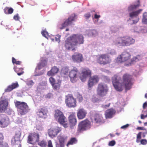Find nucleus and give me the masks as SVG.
I'll use <instances>...</instances> for the list:
<instances>
[{
  "label": "nucleus",
  "instance_id": "nucleus-36",
  "mask_svg": "<svg viewBox=\"0 0 147 147\" xmlns=\"http://www.w3.org/2000/svg\"><path fill=\"white\" fill-rule=\"evenodd\" d=\"M4 12L6 14H10L12 13L13 11V9L12 8H9L6 7L4 9Z\"/></svg>",
  "mask_w": 147,
  "mask_h": 147
},
{
  "label": "nucleus",
  "instance_id": "nucleus-12",
  "mask_svg": "<svg viewBox=\"0 0 147 147\" xmlns=\"http://www.w3.org/2000/svg\"><path fill=\"white\" fill-rule=\"evenodd\" d=\"M79 73L78 69L76 67H74L70 71L69 75L72 82L75 83L78 80Z\"/></svg>",
  "mask_w": 147,
  "mask_h": 147
},
{
  "label": "nucleus",
  "instance_id": "nucleus-50",
  "mask_svg": "<svg viewBox=\"0 0 147 147\" xmlns=\"http://www.w3.org/2000/svg\"><path fill=\"white\" fill-rule=\"evenodd\" d=\"M20 19V17L19 16L18 14L17 13L13 17V19L16 21Z\"/></svg>",
  "mask_w": 147,
  "mask_h": 147
},
{
  "label": "nucleus",
  "instance_id": "nucleus-2",
  "mask_svg": "<svg viewBox=\"0 0 147 147\" xmlns=\"http://www.w3.org/2000/svg\"><path fill=\"white\" fill-rule=\"evenodd\" d=\"M84 37L82 34H73L68 37L65 42L64 47L68 50H76L75 46L83 44Z\"/></svg>",
  "mask_w": 147,
  "mask_h": 147
},
{
  "label": "nucleus",
  "instance_id": "nucleus-41",
  "mask_svg": "<svg viewBox=\"0 0 147 147\" xmlns=\"http://www.w3.org/2000/svg\"><path fill=\"white\" fill-rule=\"evenodd\" d=\"M41 33L43 36L45 37H47L48 36V33L46 30L42 31Z\"/></svg>",
  "mask_w": 147,
  "mask_h": 147
},
{
  "label": "nucleus",
  "instance_id": "nucleus-7",
  "mask_svg": "<svg viewBox=\"0 0 147 147\" xmlns=\"http://www.w3.org/2000/svg\"><path fill=\"white\" fill-rule=\"evenodd\" d=\"M108 90V88L107 84L103 83H100L97 86V94L100 96L103 97L107 95Z\"/></svg>",
  "mask_w": 147,
  "mask_h": 147
},
{
  "label": "nucleus",
  "instance_id": "nucleus-63",
  "mask_svg": "<svg viewBox=\"0 0 147 147\" xmlns=\"http://www.w3.org/2000/svg\"><path fill=\"white\" fill-rule=\"evenodd\" d=\"M12 62L13 64H15L16 61V59L14 57H13L12 58Z\"/></svg>",
  "mask_w": 147,
  "mask_h": 147
},
{
  "label": "nucleus",
  "instance_id": "nucleus-15",
  "mask_svg": "<svg viewBox=\"0 0 147 147\" xmlns=\"http://www.w3.org/2000/svg\"><path fill=\"white\" fill-rule=\"evenodd\" d=\"M61 130V127H55L53 128H51L48 131V134L49 136L52 138H53L57 135Z\"/></svg>",
  "mask_w": 147,
  "mask_h": 147
},
{
  "label": "nucleus",
  "instance_id": "nucleus-43",
  "mask_svg": "<svg viewBox=\"0 0 147 147\" xmlns=\"http://www.w3.org/2000/svg\"><path fill=\"white\" fill-rule=\"evenodd\" d=\"M0 147H9L7 143L2 142L0 144Z\"/></svg>",
  "mask_w": 147,
  "mask_h": 147
},
{
  "label": "nucleus",
  "instance_id": "nucleus-10",
  "mask_svg": "<svg viewBox=\"0 0 147 147\" xmlns=\"http://www.w3.org/2000/svg\"><path fill=\"white\" fill-rule=\"evenodd\" d=\"M39 135L35 132L31 133L29 134L28 137L27 142L28 143L32 144L39 141Z\"/></svg>",
  "mask_w": 147,
  "mask_h": 147
},
{
  "label": "nucleus",
  "instance_id": "nucleus-38",
  "mask_svg": "<svg viewBox=\"0 0 147 147\" xmlns=\"http://www.w3.org/2000/svg\"><path fill=\"white\" fill-rule=\"evenodd\" d=\"M139 60L138 58L136 57H133L132 59H131L130 61L129 62L128 65H130L133 64L134 62L137 61Z\"/></svg>",
  "mask_w": 147,
  "mask_h": 147
},
{
  "label": "nucleus",
  "instance_id": "nucleus-22",
  "mask_svg": "<svg viewBox=\"0 0 147 147\" xmlns=\"http://www.w3.org/2000/svg\"><path fill=\"white\" fill-rule=\"evenodd\" d=\"M72 59L74 61L80 63L82 61L83 57L82 54L76 52L72 56Z\"/></svg>",
  "mask_w": 147,
  "mask_h": 147
},
{
  "label": "nucleus",
  "instance_id": "nucleus-5",
  "mask_svg": "<svg viewBox=\"0 0 147 147\" xmlns=\"http://www.w3.org/2000/svg\"><path fill=\"white\" fill-rule=\"evenodd\" d=\"M15 105L21 115H24L28 112V106L26 102L17 101L15 102Z\"/></svg>",
  "mask_w": 147,
  "mask_h": 147
},
{
  "label": "nucleus",
  "instance_id": "nucleus-14",
  "mask_svg": "<svg viewBox=\"0 0 147 147\" xmlns=\"http://www.w3.org/2000/svg\"><path fill=\"white\" fill-rule=\"evenodd\" d=\"M9 123V120L7 116L4 114L0 115V127L1 128L7 127Z\"/></svg>",
  "mask_w": 147,
  "mask_h": 147
},
{
  "label": "nucleus",
  "instance_id": "nucleus-40",
  "mask_svg": "<svg viewBox=\"0 0 147 147\" xmlns=\"http://www.w3.org/2000/svg\"><path fill=\"white\" fill-rule=\"evenodd\" d=\"M38 145L41 147H46L47 142L44 140H42L38 143Z\"/></svg>",
  "mask_w": 147,
  "mask_h": 147
},
{
  "label": "nucleus",
  "instance_id": "nucleus-31",
  "mask_svg": "<svg viewBox=\"0 0 147 147\" xmlns=\"http://www.w3.org/2000/svg\"><path fill=\"white\" fill-rule=\"evenodd\" d=\"M102 117L98 114H96L94 116V120L97 123H102Z\"/></svg>",
  "mask_w": 147,
  "mask_h": 147
},
{
  "label": "nucleus",
  "instance_id": "nucleus-59",
  "mask_svg": "<svg viewBox=\"0 0 147 147\" xmlns=\"http://www.w3.org/2000/svg\"><path fill=\"white\" fill-rule=\"evenodd\" d=\"M91 32L93 36H94L96 34H97L96 31L94 30H92Z\"/></svg>",
  "mask_w": 147,
  "mask_h": 147
},
{
  "label": "nucleus",
  "instance_id": "nucleus-23",
  "mask_svg": "<svg viewBox=\"0 0 147 147\" xmlns=\"http://www.w3.org/2000/svg\"><path fill=\"white\" fill-rule=\"evenodd\" d=\"M87 113L86 111L84 109H79L78 110L77 116L79 119H82L84 118Z\"/></svg>",
  "mask_w": 147,
  "mask_h": 147
},
{
  "label": "nucleus",
  "instance_id": "nucleus-44",
  "mask_svg": "<svg viewBox=\"0 0 147 147\" xmlns=\"http://www.w3.org/2000/svg\"><path fill=\"white\" fill-rule=\"evenodd\" d=\"M142 133V132H140L138 133L137 134V136L136 142H139L140 139H141V134Z\"/></svg>",
  "mask_w": 147,
  "mask_h": 147
},
{
  "label": "nucleus",
  "instance_id": "nucleus-25",
  "mask_svg": "<svg viewBox=\"0 0 147 147\" xmlns=\"http://www.w3.org/2000/svg\"><path fill=\"white\" fill-rule=\"evenodd\" d=\"M124 39V37L118 38L114 41V44L118 46H125Z\"/></svg>",
  "mask_w": 147,
  "mask_h": 147
},
{
  "label": "nucleus",
  "instance_id": "nucleus-4",
  "mask_svg": "<svg viewBox=\"0 0 147 147\" xmlns=\"http://www.w3.org/2000/svg\"><path fill=\"white\" fill-rule=\"evenodd\" d=\"M131 55L128 52H124L119 55L115 59L116 62L118 63H122L125 62H128L130 61Z\"/></svg>",
  "mask_w": 147,
  "mask_h": 147
},
{
  "label": "nucleus",
  "instance_id": "nucleus-27",
  "mask_svg": "<svg viewBox=\"0 0 147 147\" xmlns=\"http://www.w3.org/2000/svg\"><path fill=\"white\" fill-rule=\"evenodd\" d=\"M115 113V111L113 109H108L106 111L105 116L107 118H111Z\"/></svg>",
  "mask_w": 147,
  "mask_h": 147
},
{
  "label": "nucleus",
  "instance_id": "nucleus-1",
  "mask_svg": "<svg viewBox=\"0 0 147 147\" xmlns=\"http://www.w3.org/2000/svg\"><path fill=\"white\" fill-rule=\"evenodd\" d=\"M111 79L115 89L119 92L122 91L124 88L126 90H130L134 84L132 76L127 74L123 75L122 77L123 81L121 78L116 74L112 77Z\"/></svg>",
  "mask_w": 147,
  "mask_h": 147
},
{
  "label": "nucleus",
  "instance_id": "nucleus-18",
  "mask_svg": "<svg viewBox=\"0 0 147 147\" xmlns=\"http://www.w3.org/2000/svg\"><path fill=\"white\" fill-rule=\"evenodd\" d=\"M91 74V72L89 69H82L80 76V79L82 81H84L88 77L90 76Z\"/></svg>",
  "mask_w": 147,
  "mask_h": 147
},
{
  "label": "nucleus",
  "instance_id": "nucleus-34",
  "mask_svg": "<svg viewBox=\"0 0 147 147\" xmlns=\"http://www.w3.org/2000/svg\"><path fill=\"white\" fill-rule=\"evenodd\" d=\"M14 69L15 71L17 73L18 76H20L24 73L22 68L14 67Z\"/></svg>",
  "mask_w": 147,
  "mask_h": 147
},
{
  "label": "nucleus",
  "instance_id": "nucleus-60",
  "mask_svg": "<svg viewBox=\"0 0 147 147\" xmlns=\"http://www.w3.org/2000/svg\"><path fill=\"white\" fill-rule=\"evenodd\" d=\"M147 117V115H144L143 114H142L141 115V118L142 119H144L146 117Z\"/></svg>",
  "mask_w": 147,
  "mask_h": 147
},
{
  "label": "nucleus",
  "instance_id": "nucleus-16",
  "mask_svg": "<svg viewBox=\"0 0 147 147\" xmlns=\"http://www.w3.org/2000/svg\"><path fill=\"white\" fill-rule=\"evenodd\" d=\"M99 79V77L97 75H94L90 77L88 81V87L90 88L97 84L98 82Z\"/></svg>",
  "mask_w": 147,
  "mask_h": 147
},
{
  "label": "nucleus",
  "instance_id": "nucleus-61",
  "mask_svg": "<svg viewBox=\"0 0 147 147\" xmlns=\"http://www.w3.org/2000/svg\"><path fill=\"white\" fill-rule=\"evenodd\" d=\"M147 107V103L146 102H144L143 105V109H145Z\"/></svg>",
  "mask_w": 147,
  "mask_h": 147
},
{
  "label": "nucleus",
  "instance_id": "nucleus-55",
  "mask_svg": "<svg viewBox=\"0 0 147 147\" xmlns=\"http://www.w3.org/2000/svg\"><path fill=\"white\" fill-rule=\"evenodd\" d=\"M129 126V125L128 124H126L125 125H124L121 126V127L122 129H125L128 127Z\"/></svg>",
  "mask_w": 147,
  "mask_h": 147
},
{
  "label": "nucleus",
  "instance_id": "nucleus-8",
  "mask_svg": "<svg viewBox=\"0 0 147 147\" xmlns=\"http://www.w3.org/2000/svg\"><path fill=\"white\" fill-rule=\"evenodd\" d=\"M96 61L100 65H105L109 63L111 60L108 54H103L98 55L97 56Z\"/></svg>",
  "mask_w": 147,
  "mask_h": 147
},
{
  "label": "nucleus",
  "instance_id": "nucleus-20",
  "mask_svg": "<svg viewBox=\"0 0 147 147\" xmlns=\"http://www.w3.org/2000/svg\"><path fill=\"white\" fill-rule=\"evenodd\" d=\"M8 102L5 99H0V112H3L7 109Z\"/></svg>",
  "mask_w": 147,
  "mask_h": 147
},
{
  "label": "nucleus",
  "instance_id": "nucleus-56",
  "mask_svg": "<svg viewBox=\"0 0 147 147\" xmlns=\"http://www.w3.org/2000/svg\"><path fill=\"white\" fill-rule=\"evenodd\" d=\"M48 147H53L52 142L51 140H50L48 141Z\"/></svg>",
  "mask_w": 147,
  "mask_h": 147
},
{
  "label": "nucleus",
  "instance_id": "nucleus-24",
  "mask_svg": "<svg viewBox=\"0 0 147 147\" xmlns=\"http://www.w3.org/2000/svg\"><path fill=\"white\" fill-rule=\"evenodd\" d=\"M125 46H129L134 44L135 40L132 37L127 36L124 37Z\"/></svg>",
  "mask_w": 147,
  "mask_h": 147
},
{
  "label": "nucleus",
  "instance_id": "nucleus-64",
  "mask_svg": "<svg viewBox=\"0 0 147 147\" xmlns=\"http://www.w3.org/2000/svg\"><path fill=\"white\" fill-rule=\"evenodd\" d=\"M146 132L142 133V136L143 138H144L146 136V134H147V130L146 131Z\"/></svg>",
  "mask_w": 147,
  "mask_h": 147
},
{
  "label": "nucleus",
  "instance_id": "nucleus-42",
  "mask_svg": "<svg viewBox=\"0 0 147 147\" xmlns=\"http://www.w3.org/2000/svg\"><path fill=\"white\" fill-rule=\"evenodd\" d=\"M49 81L51 85L56 82L55 79L52 77L49 78Z\"/></svg>",
  "mask_w": 147,
  "mask_h": 147
},
{
  "label": "nucleus",
  "instance_id": "nucleus-47",
  "mask_svg": "<svg viewBox=\"0 0 147 147\" xmlns=\"http://www.w3.org/2000/svg\"><path fill=\"white\" fill-rule=\"evenodd\" d=\"M116 144V142L115 140H112L110 141L109 143V145L111 146H114Z\"/></svg>",
  "mask_w": 147,
  "mask_h": 147
},
{
  "label": "nucleus",
  "instance_id": "nucleus-39",
  "mask_svg": "<svg viewBox=\"0 0 147 147\" xmlns=\"http://www.w3.org/2000/svg\"><path fill=\"white\" fill-rule=\"evenodd\" d=\"M58 138L59 141L63 142H65L67 137L60 135L58 136Z\"/></svg>",
  "mask_w": 147,
  "mask_h": 147
},
{
  "label": "nucleus",
  "instance_id": "nucleus-49",
  "mask_svg": "<svg viewBox=\"0 0 147 147\" xmlns=\"http://www.w3.org/2000/svg\"><path fill=\"white\" fill-rule=\"evenodd\" d=\"M91 14L89 13H86L84 15L85 17L87 19H88L91 17Z\"/></svg>",
  "mask_w": 147,
  "mask_h": 147
},
{
  "label": "nucleus",
  "instance_id": "nucleus-29",
  "mask_svg": "<svg viewBox=\"0 0 147 147\" xmlns=\"http://www.w3.org/2000/svg\"><path fill=\"white\" fill-rule=\"evenodd\" d=\"M137 4H134L130 5L128 8V10L129 12L133 11L135 10L137 8L139 7L140 5V0H138L137 1Z\"/></svg>",
  "mask_w": 147,
  "mask_h": 147
},
{
  "label": "nucleus",
  "instance_id": "nucleus-3",
  "mask_svg": "<svg viewBox=\"0 0 147 147\" xmlns=\"http://www.w3.org/2000/svg\"><path fill=\"white\" fill-rule=\"evenodd\" d=\"M54 117L55 120L65 128L68 127L69 124L67 123L66 117L63 112L58 109L55 111Z\"/></svg>",
  "mask_w": 147,
  "mask_h": 147
},
{
  "label": "nucleus",
  "instance_id": "nucleus-54",
  "mask_svg": "<svg viewBox=\"0 0 147 147\" xmlns=\"http://www.w3.org/2000/svg\"><path fill=\"white\" fill-rule=\"evenodd\" d=\"M147 140L146 139H142L141 140V143L142 144H147Z\"/></svg>",
  "mask_w": 147,
  "mask_h": 147
},
{
  "label": "nucleus",
  "instance_id": "nucleus-57",
  "mask_svg": "<svg viewBox=\"0 0 147 147\" xmlns=\"http://www.w3.org/2000/svg\"><path fill=\"white\" fill-rule=\"evenodd\" d=\"M110 103H109V104H108V105H102V108H106L107 107H109L110 106Z\"/></svg>",
  "mask_w": 147,
  "mask_h": 147
},
{
  "label": "nucleus",
  "instance_id": "nucleus-32",
  "mask_svg": "<svg viewBox=\"0 0 147 147\" xmlns=\"http://www.w3.org/2000/svg\"><path fill=\"white\" fill-rule=\"evenodd\" d=\"M78 140L75 137L71 138L68 141L66 144V146L68 147L70 145H73L76 144Z\"/></svg>",
  "mask_w": 147,
  "mask_h": 147
},
{
  "label": "nucleus",
  "instance_id": "nucleus-58",
  "mask_svg": "<svg viewBox=\"0 0 147 147\" xmlns=\"http://www.w3.org/2000/svg\"><path fill=\"white\" fill-rule=\"evenodd\" d=\"M3 139V136L2 134L0 133V144L1 142V141Z\"/></svg>",
  "mask_w": 147,
  "mask_h": 147
},
{
  "label": "nucleus",
  "instance_id": "nucleus-26",
  "mask_svg": "<svg viewBox=\"0 0 147 147\" xmlns=\"http://www.w3.org/2000/svg\"><path fill=\"white\" fill-rule=\"evenodd\" d=\"M59 70V68L56 66H54L50 71L47 72V74L49 76H53L58 72Z\"/></svg>",
  "mask_w": 147,
  "mask_h": 147
},
{
  "label": "nucleus",
  "instance_id": "nucleus-46",
  "mask_svg": "<svg viewBox=\"0 0 147 147\" xmlns=\"http://www.w3.org/2000/svg\"><path fill=\"white\" fill-rule=\"evenodd\" d=\"M26 84L28 86H32L34 84V82L32 80L27 81L26 82Z\"/></svg>",
  "mask_w": 147,
  "mask_h": 147
},
{
  "label": "nucleus",
  "instance_id": "nucleus-62",
  "mask_svg": "<svg viewBox=\"0 0 147 147\" xmlns=\"http://www.w3.org/2000/svg\"><path fill=\"white\" fill-rule=\"evenodd\" d=\"M100 16L99 15H98L96 14H95L94 15V18L96 19H98V18H100Z\"/></svg>",
  "mask_w": 147,
  "mask_h": 147
},
{
  "label": "nucleus",
  "instance_id": "nucleus-37",
  "mask_svg": "<svg viewBox=\"0 0 147 147\" xmlns=\"http://www.w3.org/2000/svg\"><path fill=\"white\" fill-rule=\"evenodd\" d=\"M142 22L144 24H147V13L146 12H145L143 14Z\"/></svg>",
  "mask_w": 147,
  "mask_h": 147
},
{
  "label": "nucleus",
  "instance_id": "nucleus-21",
  "mask_svg": "<svg viewBox=\"0 0 147 147\" xmlns=\"http://www.w3.org/2000/svg\"><path fill=\"white\" fill-rule=\"evenodd\" d=\"M47 113L48 111L46 109L41 108L38 109L37 112V114L39 117L45 119L47 117Z\"/></svg>",
  "mask_w": 147,
  "mask_h": 147
},
{
  "label": "nucleus",
  "instance_id": "nucleus-19",
  "mask_svg": "<svg viewBox=\"0 0 147 147\" xmlns=\"http://www.w3.org/2000/svg\"><path fill=\"white\" fill-rule=\"evenodd\" d=\"M21 135V133L20 131H16L14 137L12 138L11 140V143L15 144H20Z\"/></svg>",
  "mask_w": 147,
  "mask_h": 147
},
{
  "label": "nucleus",
  "instance_id": "nucleus-52",
  "mask_svg": "<svg viewBox=\"0 0 147 147\" xmlns=\"http://www.w3.org/2000/svg\"><path fill=\"white\" fill-rule=\"evenodd\" d=\"M53 94L50 93H48L46 95V98H50L53 97Z\"/></svg>",
  "mask_w": 147,
  "mask_h": 147
},
{
  "label": "nucleus",
  "instance_id": "nucleus-9",
  "mask_svg": "<svg viewBox=\"0 0 147 147\" xmlns=\"http://www.w3.org/2000/svg\"><path fill=\"white\" fill-rule=\"evenodd\" d=\"M65 102L67 106L69 108L75 107L77 106L76 99L71 94L66 96Z\"/></svg>",
  "mask_w": 147,
  "mask_h": 147
},
{
  "label": "nucleus",
  "instance_id": "nucleus-13",
  "mask_svg": "<svg viewBox=\"0 0 147 147\" xmlns=\"http://www.w3.org/2000/svg\"><path fill=\"white\" fill-rule=\"evenodd\" d=\"M69 124L71 128L76 125L77 124V120L75 112H71L68 118Z\"/></svg>",
  "mask_w": 147,
  "mask_h": 147
},
{
  "label": "nucleus",
  "instance_id": "nucleus-17",
  "mask_svg": "<svg viewBox=\"0 0 147 147\" xmlns=\"http://www.w3.org/2000/svg\"><path fill=\"white\" fill-rule=\"evenodd\" d=\"M142 11V9H140L136 11H133L129 13V17L131 18H132L134 17L136 18L135 20H133V24H135L138 22L139 19L138 16Z\"/></svg>",
  "mask_w": 147,
  "mask_h": 147
},
{
  "label": "nucleus",
  "instance_id": "nucleus-48",
  "mask_svg": "<svg viewBox=\"0 0 147 147\" xmlns=\"http://www.w3.org/2000/svg\"><path fill=\"white\" fill-rule=\"evenodd\" d=\"M61 36L59 34L57 35L56 36V37H55V38L56 41L59 42L60 41V38Z\"/></svg>",
  "mask_w": 147,
  "mask_h": 147
},
{
  "label": "nucleus",
  "instance_id": "nucleus-33",
  "mask_svg": "<svg viewBox=\"0 0 147 147\" xmlns=\"http://www.w3.org/2000/svg\"><path fill=\"white\" fill-rule=\"evenodd\" d=\"M61 84V82L60 80H58L53 84L52 86L54 89L57 90L59 89Z\"/></svg>",
  "mask_w": 147,
  "mask_h": 147
},
{
  "label": "nucleus",
  "instance_id": "nucleus-45",
  "mask_svg": "<svg viewBox=\"0 0 147 147\" xmlns=\"http://www.w3.org/2000/svg\"><path fill=\"white\" fill-rule=\"evenodd\" d=\"M77 99L79 102H81L83 100V97L80 94H78L77 96Z\"/></svg>",
  "mask_w": 147,
  "mask_h": 147
},
{
  "label": "nucleus",
  "instance_id": "nucleus-51",
  "mask_svg": "<svg viewBox=\"0 0 147 147\" xmlns=\"http://www.w3.org/2000/svg\"><path fill=\"white\" fill-rule=\"evenodd\" d=\"M60 147H64L65 142L59 141Z\"/></svg>",
  "mask_w": 147,
  "mask_h": 147
},
{
  "label": "nucleus",
  "instance_id": "nucleus-53",
  "mask_svg": "<svg viewBox=\"0 0 147 147\" xmlns=\"http://www.w3.org/2000/svg\"><path fill=\"white\" fill-rule=\"evenodd\" d=\"M136 129L138 130H142L145 131L147 130L146 128H145L144 127H138L136 128Z\"/></svg>",
  "mask_w": 147,
  "mask_h": 147
},
{
  "label": "nucleus",
  "instance_id": "nucleus-28",
  "mask_svg": "<svg viewBox=\"0 0 147 147\" xmlns=\"http://www.w3.org/2000/svg\"><path fill=\"white\" fill-rule=\"evenodd\" d=\"M47 63V61L46 59L44 58H41L40 62L38 64L37 67L38 69H40L46 66Z\"/></svg>",
  "mask_w": 147,
  "mask_h": 147
},
{
  "label": "nucleus",
  "instance_id": "nucleus-35",
  "mask_svg": "<svg viewBox=\"0 0 147 147\" xmlns=\"http://www.w3.org/2000/svg\"><path fill=\"white\" fill-rule=\"evenodd\" d=\"M69 70V69L68 67H63L61 71V74L64 76L67 75L68 72Z\"/></svg>",
  "mask_w": 147,
  "mask_h": 147
},
{
  "label": "nucleus",
  "instance_id": "nucleus-11",
  "mask_svg": "<svg viewBox=\"0 0 147 147\" xmlns=\"http://www.w3.org/2000/svg\"><path fill=\"white\" fill-rule=\"evenodd\" d=\"M77 15L75 13H73L68 18L66 19L64 22L62 24V26L59 27L61 29H62L66 27L71 25L73 22L75 21L76 19Z\"/></svg>",
  "mask_w": 147,
  "mask_h": 147
},
{
  "label": "nucleus",
  "instance_id": "nucleus-6",
  "mask_svg": "<svg viewBox=\"0 0 147 147\" xmlns=\"http://www.w3.org/2000/svg\"><path fill=\"white\" fill-rule=\"evenodd\" d=\"M91 127L90 122L87 119L84 120L79 123L77 131L78 133H81L90 129Z\"/></svg>",
  "mask_w": 147,
  "mask_h": 147
},
{
  "label": "nucleus",
  "instance_id": "nucleus-30",
  "mask_svg": "<svg viewBox=\"0 0 147 147\" xmlns=\"http://www.w3.org/2000/svg\"><path fill=\"white\" fill-rule=\"evenodd\" d=\"M19 85L17 83H12L11 85L9 86L7 88L5 89V91L6 92H9L13 89L18 87Z\"/></svg>",
  "mask_w": 147,
  "mask_h": 147
}]
</instances>
